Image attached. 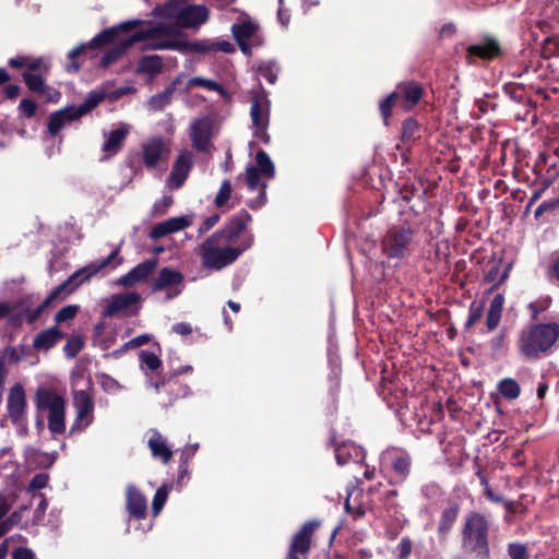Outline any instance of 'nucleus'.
Listing matches in <instances>:
<instances>
[{
	"label": "nucleus",
	"mask_w": 559,
	"mask_h": 559,
	"mask_svg": "<svg viewBox=\"0 0 559 559\" xmlns=\"http://www.w3.org/2000/svg\"><path fill=\"white\" fill-rule=\"evenodd\" d=\"M118 32H133L132 40L141 44V51L175 50L183 51L187 48L186 38L176 27L166 22L144 20H129L97 34L92 40L93 47H100L114 39Z\"/></svg>",
	"instance_id": "1"
},
{
	"label": "nucleus",
	"mask_w": 559,
	"mask_h": 559,
	"mask_svg": "<svg viewBox=\"0 0 559 559\" xmlns=\"http://www.w3.org/2000/svg\"><path fill=\"white\" fill-rule=\"evenodd\" d=\"M251 245L252 237L235 246L214 233L199 245L198 255L204 269L219 271L234 263Z\"/></svg>",
	"instance_id": "2"
},
{
	"label": "nucleus",
	"mask_w": 559,
	"mask_h": 559,
	"mask_svg": "<svg viewBox=\"0 0 559 559\" xmlns=\"http://www.w3.org/2000/svg\"><path fill=\"white\" fill-rule=\"evenodd\" d=\"M558 337V323H536L519 332L516 346L525 359L534 360L545 355L555 345Z\"/></svg>",
	"instance_id": "3"
},
{
	"label": "nucleus",
	"mask_w": 559,
	"mask_h": 559,
	"mask_svg": "<svg viewBox=\"0 0 559 559\" xmlns=\"http://www.w3.org/2000/svg\"><path fill=\"white\" fill-rule=\"evenodd\" d=\"M35 407L46 415L48 429L55 438L64 435L67 402L63 394L53 388L39 386L35 392Z\"/></svg>",
	"instance_id": "4"
},
{
	"label": "nucleus",
	"mask_w": 559,
	"mask_h": 559,
	"mask_svg": "<svg viewBox=\"0 0 559 559\" xmlns=\"http://www.w3.org/2000/svg\"><path fill=\"white\" fill-rule=\"evenodd\" d=\"M463 545L478 555L488 554V523L481 514H472L463 530Z\"/></svg>",
	"instance_id": "5"
},
{
	"label": "nucleus",
	"mask_w": 559,
	"mask_h": 559,
	"mask_svg": "<svg viewBox=\"0 0 559 559\" xmlns=\"http://www.w3.org/2000/svg\"><path fill=\"white\" fill-rule=\"evenodd\" d=\"M413 242V230L407 226L393 227L382 240L383 251L390 258H404L409 254Z\"/></svg>",
	"instance_id": "6"
},
{
	"label": "nucleus",
	"mask_w": 559,
	"mask_h": 559,
	"mask_svg": "<svg viewBox=\"0 0 559 559\" xmlns=\"http://www.w3.org/2000/svg\"><path fill=\"white\" fill-rule=\"evenodd\" d=\"M185 288L183 274L168 266L158 271L156 277L151 283L152 292H166L167 299L179 296Z\"/></svg>",
	"instance_id": "7"
},
{
	"label": "nucleus",
	"mask_w": 559,
	"mask_h": 559,
	"mask_svg": "<svg viewBox=\"0 0 559 559\" xmlns=\"http://www.w3.org/2000/svg\"><path fill=\"white\" fill-rule=\"evenodd\" d=\"M73 405L75 419L71 426L70 433L87 428L94 420V402L88 390L73 392Z\"/></svg>",
	"instance_id": "8"
},
{
	"label": "nucleus",
	"mask_w": 559,
	"mask_h": 559,
	"mask_svg": "<svg viewBox=\"0 0 559 559\" xmlns=\"http://www.w3.org/2000/svg\"><path fill=\"white\" fill-rule=\"evenodd\" d=\"M142 160L146 168H155L160 162H166L170 148L162 136H152L141 145Z\"/></svg>",
	"instance_id": "9"
},
{
	"label": "nucleus",
	"mask_w": 559,
	"mask_h": 559,
	"mask_svg": "<svg viewBox=\"0 0 559 559\" xmlns=\"http://www.w3.org/2000/svg\"><path fill=\"white\" fill-rule=\"evenodd\" d=\"M258 32L259 25L247 16H241L238 21L231 26V33L237 41L240 50L249 55L251 52V46L249 41H258Z\"/></svg>",
	"instance_id": "10"
},
{
	"label": "nucleus",
	"mask_w": 559,
	"mask_h": 559,
	"mask_svg": "<svg viewBox=\"0 0 559 559\" xmlns=\"http://www.w3.org/2000/svg\"><path fill=\"white\" fill-rule=\"evenodd\" d=\"M131 129V124L120 122L116 129L103 132L104 143L102 145V153L104 155L100 160H107L121 151Z\"/></svg>",
	"instance_id": "11"
},
{
	"label": "nucleus",
	"mask_w": 559,
	"mask_h": 559,
	"mask_svg": "<svg viewBox=\"0 0 559 559\" xmlns=\"http://www.w3.org/2000/svg\"><path fill=\"white\" fill-rule=\"evenodd\" d=\"M318 526L317 522H307L302 525L292 539L287 559H307L311 538Z\"/></svg>",
	"instance_id": "12"
},
{
	"label": "nucleus",
	"mask_w": 559,
	"mask_h": 559,
	"mask_svg": "<svg viewBox=\"0 0 559 559\" xmlns=\"http://www.w3.org/2000/svg\"><path fill=\"white\" fill-rule=\"evenodd\" d=\"M26 395L21 383L13 384L7 397L8 416L14 424H22L26 419Z\"/></svg>",
	"instance_id": "13"
},
{
	"label": "nucleus",
	"mask_w": 559,
	"mask_h": 559,
	"mask_svg": "<svg viewBox=\"0 0 559 559\" xmlns=\"http://www.w3.org/2000/svg\"><path fill=\"white\" fill-rule=\"evenodd\" d=\"M193 166V155L191 152L181 151L176 157L171 171L167 178V187L170 190L179 189L187 180Z\"/></svg>",
	"instance_id": "14"
},
{
	"label": "nucleus",
	"mask_w": 559,
	"mask_h": 559,
	"mask_svg": "<svg viewBox=\"0 0 559 559\" xmlns=\"http://www.w3.org/2000/svg\"><path fill=\"white\" fill-rule=\"evenodd\" d=\"M250 116L254 135L263 141L267 140L266 128L269 126L270 106L267 99L254 96L252 98Z\"/></svg>",
	"instance_id": "15"
},
{
	"label": "nucleus",
	"mask_w": 559,
	"mask_h": 559,
	"mask_svg": "<svg viewBox=\"0 0 559 559\" xmlns=\"http://www.w3.org/2000/svg\"><path fill=\"white\" fill-rule=\"evenodd\" d=\"M394 94H397L399 106L404 110H409L417 105L423 96V87L414 81L400 83Z\"/></svg>",
	"instance_id": "16"
},
{
	"label": "nucleus",
	"mask_w": 559,
	"mask_h": 559,
	"mask_svg": "<svg viewBox=\"0 0 559 559\" xmlns=\"http://www.w3.org/2000/svg\"><path fill=\"white\" fill-rule=\"evenodd\" d=\"M157 265L156 259H150L139 263L127 274L118 278L117 284L122 287H132L138 283L144 282Z\"/></svg>",
	"instance_id": "17"
},
{
	"label": "nucleus",
	"mask_w": 559,
	"mask_h": 559,
	"mask_svg": "<svg viewBox=\"0 0 559 559\" xmlns=\"http://www.w3.org/2000/svg\"><path fill=\"white\" fill-rule=\"evenodd\" d=\"M209 19V10L204 5L190 4L187 1L178 24L180 28H195L205 23Z\"/></svg>",
	"instance_id": "18"
},
{
	"label": "nucleus",
	"mask_w": 559,
	"mask_h": 559,
	"mask_svg": "<svg viewBox=\"0 0 559 559\" xmlns=\"http://www.w3.org/2000/svg\"><path fill=\"white\" fill-rule=\"evenodd\" d=\"M119 249H115L99 264H91L75 271L68 280L71 281L72 287L69 290H75L80 285L87 282L92 276L97 274L102 269L106 267L114 259L118 257Z\"/></svg>",
	"instance_id": "19"
},
{
	"label": "nucleus",
	"mask_w": 559,
	"mask_h": 559,
	"mask_svg": "<svg viewBox=\"0 0 559 559\" xmlns=\"http://www.w3.org/2000/svg\"><path fill=\"white\" fill-rule=\"evenodd\" d=\"M187 1L188 0H167L163 4L156 5L152 11V15L166 21H173L174 23L170 25L178 28Z\"/></svg>",
	"instance_id": "20"
},
{
	"label": "nucleus",
	"mask_w": 559,
	"mask_h": 559,
	"mask_svg": "<svg viewBox=\"0 0 559 559\" xmlns=\"http://www.w3.org/2000/svg\"><path fill=\"white\" fill-rule=\"evenodd\" d=\"M249 221L250 215L248 212L242 211L234 215L221 230L216 231V234L222 238H225L229 243L234 245V241L246 229Z\"/></svg>",
	"instance_id": "21"
},
{
	"label": "nucleus",
	"mask_w": 559,
	"mask_h": 559,
	"mask_svg": "<svg viewBox=\"0 0 559 559\" xmlns=\"http://www.w3.org/2000/svg\"><path fill=\"white\" fill-rule=\"evenodd\" d=\"M141 296L135 292L117 294L109 300L104 310V316L114 317L133 305L139 304Z\"/></svg>",
	"instance_id": "22"
},
{
	"label": "nucleus",
	"mask_w": 559,
	"mask_h": 559,
	"mask_svg": "<svg viewBox=\"0 0 559 559\" xmlns=\"http://www.w3.org/2000/svg\"><path fill=\"white\" fill-rule=\"evenodd\" d=\"M190 136L192 145L198 151L204 152L210 145L211 126L205 119H200L191 124Z\"/></svg>",
	"instance_id": "23"
},
{
	"label": "nucleus",
	"mask_w": 559,
	"mask_h": 559,
	"mask_svg": "<svg viewBox=\"0 0 559 559\" xmlns=\"http://www.w3.org/2000/svg\"><path fill=\"white\" fill-rule=\"evenodd\" d=\"M80 115L76 111V106H69L52 112L49 117L48 132L51 135H57L59 131L68 123L73 120L80 119Z\"/></svg>",
	"instance_id": "24"
},
{
	"label": "nucleus",
	"mask_w": 559,
	"mask_h": 559,
	"mask_svg": "<svg viewBox=\"0 0 559 559\" xmlns=\"http://www.w3.org/2000/svg\"><path fill=\"white\" fill-rule=\"evenodd\" d=\"M190 225V219L186 216L173 217L156 224L150 231L152 239H159L166 235L182 230Z\"/></svg>",
	"instance_id": "25"
},
{
	"label": "nucleus",
	"mask_w": 559,
	"mask_h": 559,
	"mask_svg": "<svg viewBox=\"0 0 559 559\" xmlns=\"http://www.w3.org/2000/svg\"><path fill=\"white\" fill-rule=\"evenodd\" d=\"M164 69V59L158 55H146L139 59L135 72L154 80Z\"/></svg>",
	"instance_id": "26"
},
{
	"label": "nucleus",
	"mask_w": 559,
	"mask_h": 559,
	"mask_svg": "<svg viewBox=\"0 0 559 559\" xmlns=\"http://www.w3.org/2000/svg\"><path fill=\"white\" fill-rule=\"evenodd\" d=\"M147 445L154 459L160 460L164 464L170 462L173 451L168 447L166 438L157 430H151Z\"/></svg>",
	"instance_id": "27"
},
{
	"label": "nucleus",
	"mask_w": 559,
	"mask_h": 559,
	"mask_svg": "<svg viewBox=\"0 0 559 559\" xmlns=\"http://www.w3.org/2000/svg\"><path fill=\"white\" fill-rule=\"evenodd\" d=\"M127 509L130 515L136 519H144L146 516V498L138 488L133 486H129L127 488Z\"/></svg>",
	"instance_id": "28"
},
{
	"label": "nucleus",
	"mask_w": 559,
	"mask_h": 559,
	"mask_svg": "<svg viewBox=\"0 0 559 559\" xmlns=\"http://www.w3.org/2000/svg\"><path fill=\"white\" fill-rule=\"evenodd\" d=\"M500 53L499 43L495 38H488L485 41L472 45L467 48V58L474 56L481 59H493Z\"/></svg>",
	"instance_id": "29"
},
{
	"label": "nucleus",
	"mask_w": 559,
	"mask_h": 559,
	"mask_svg": "<svg viewBox=\"0 0 559 559\" xmlns=\"http://www.w3.org/2000/svg\"><path fill=\"white\" fill-rule=\"evenodd\" d=\"M63 333L57 326H51L39 334L33 341V347L37 350H49L53 347L61 338Z\"/></svg>",
	"instance_id": "30"
},
{
	"label": "nucleus",
	"mask_w": 559,
	"mask_h": 559,
	"mask_svg": "<svg viewBox=\"0 0 559 559\" xmlns=\"http://www.w3.org/2000/svg\"><path fill=\"white\" fill-rule=\"evenodd\" d=\"M134 45L131 35L120 40L115 47L107 50L102 58L100 66L106 68L117 62Z\"/></svg>",
	"instance_id": "31"
},
{
	"label": "nucleus",
	"mask_w": 559,
	"mask_h": 559,
	"mask_svg": "<svg viewBox=\"0 0 559 559\" xmlns=\"http://www.w3.org/2000/svg\"><path fill=\"white\" fill-rule=\"evenodd\" d=\"M70 287H72L71 281L67 280L63 283H61L59 286H57L50 295L47 297V299L36 309V311L28 318V322L33 323L39 314L43 312V310L53 300L58 298H64L66 296L70 295L74 290H69Z\"/></svg>",
	"instance_id": "32"
},
{
	"label": "nucleus",
	"mask_w": 559,
	"mask_h": 559,
	"mask_svg": "<svg viewBox=\"0 0 559 559\" xmlns=\"http://www.w3.org/2000/svg\"><path fill=\"white\" fill-rule=\"evenodd\" d=\"M177 83L178 81H175L169 86H167L163 92L153 95L147 100V108L152 111H159L163 110L166 106H168L171 102Z\"/></svg>",
	"instance_id": "33"
},
{
	"label": "nucleus",
	"mask_w": 559,
	"mask_h": 559,
	"mask_svg": "<svg viewBox=\"0 0 559 559\" xmlns=\"http://www.w3.org/2000/svg\"><path fill=\"white\" fill-rule=\"evenodd\" d=\"M503 302L504 299L501 295H496L492 298L486 318V326L488 331H492L498 326L501 319Z\"/></svg>",
	"instance_id": "34"
},
{
	"label": "nucleus",
	"mask_w": 559,
	"mask_h": 559,
	"mask_svg": "<svg viewBox=\"0 0 559 559\" xmlns=\"http://www.w3.org/2000/svg\"><path fill=\"white\" fill-rule=\"evenodd\" d=\"M459 511L460 508L456 503L451 504L442 511L438 525V532L441 536H445L450 532L457 519Z\"/></svg>",
	"instance_id": "35"
},
{
	"label": "nucleus",
	"mask_w": 559,
	"mask_h": 559,
	"mask_svg": "<svg viewBox=\"0 0 559 559\" xmlns=\"http://www.w3.org/2000/svg\"><path fill=\"white\" fill-rule=\"evenodd\" d=\"M9 66L12 68H28L29 70L47 69L43 58H29L19 56L9 60Z\"/></svg>",
	"instance_id": "36"
},
{
	"label": "nucleus",
	"mask_w": 559,
	"mask_h": 559,
	"mask_svg": "<svg viewBox=\"0 0 559 559\" xmlns=\"http://www.w3.org/2000/svg\"><path fill=\"white\" fill-rule=\"evenodd\" d=\"M498 391L506 399L514 400L520 395L521 389L514 379L504 378L498 383Z\"/></svg>",
	"instance_id": "37"
},
{
	"label": "nucleus",
	"mask_w": 559,
	"mask_h": 559,
	"mask_svg": "<svg viewBox=\"0 0 559 559\" xmlns=\"http://www.w3.org/2000/svg\"><path fill=\"white\" fill-rule=\"evenodd\" d=\"M392 467L401 480H404L411 471V457L407 454H399L392 461Z\"/></svg>",
	"instance_id": "38"
},
{
	"label": "nucleus",
	"mask_w": 559,
	"mask_h": 559,
	"mask_svg": "<svg viewBox=\"0 0 559 559\" xmlns=\"http://www.w3.org/2000/svg\"><path fill=\"white\" fill-rule=\"evenodd\" d=\"M23 79L25 81L26 86L35 93H45L49 88L45 85V81L41 78V74H35L31 72H24Z\"/></svg>",
	"instance_id": "39"
},
{
	"label": "nucleus",
	"mask_w": 559,
	"mask_h": 559,
	"mask_svg": "<svg viewBox=\"0 0 559 559\" xmlns=\"http://www.w3.org/2000/svg\"><path fill=\"white\" fill-rule=\"evenodd\" d=\"M84 341L79 335L71 336L63 346V353L67 358H74L83 348Z\"/></svg>",
	"instance_id": "40"
},
{
	"label": "nucleus",
	"mask_w": 559,
	"mask_h": 559,
	"mask_svg": "<svg viewBox=\"0 0 559 559\" xmlns=\"http://www.w3.org/2000/svg\"><path fill=\"white\" fill-rule=\"evenodd\" d=\"M255 162L259 167V171L272 178L274 176V165L270 156L264 151H259L255 156Z\"/></svg>",
	"instance_id": "41"
},
{
	"label": "nucleus",
	"mask_w": 559,
	"mask_h": 559,
	"mask_svg": "<svg viewBox=\"0 0 559 559\" xmlns=\"http://www.w3.org/2000/svg\"><path fill=\"white\" fill-rule=\"evenodd\" d=\"M278 72L280 69L275 62H263L258 67V73L271 84L276 82Z\"/></svg>",
	"instance_id": "42"
},
{
	"label": "nucleus",
	"mask_w": 559,
	"mask_h": 559,
	"mask_svg": "<svg viewBox=\"0 0 559 559\" xmlns=\"http://www.w3.org/2000/svg\"><path fill=\"white\" fill-rule=\"evenodd\" d=\"M87 48H94L91 45V41L88 44H81L80 46L75 47L74 49L70 50L68 53V59L71 61L67 66L68 72H78L80 70V64L75 62L76 57H79L81 53L85 52Z\"/></svg>",
	"instance_id": "43"
},
{
	"label": "nucleus",
	"mask_w": 559,
	"mask_h": 559,
	"mask_svg": "<svg viewBox=\"0 0 559 559\" xmlns=\"http://www.w3.org/2000/svg\"><path fill=\"white\" fill-rule=\"evenodd\" d=\"M188 86H199V87H203V88H206L210 91H216L222 94L224 93V88L222 87V85H219L215 81L204 79L201 76H195V78L190 79L188 81Z\"/></svg>",
	"instance_id": "44"
},
{
	"label": "nucleus",
	"mask_w": 559,
	"mask_h": 559,
	"mask_svg": "<svg viewBox=\"0 0 559 559\" xmlns=\"http://www.w3.org/2000/svg\"><path fill=\"white\" fill-rule=\"evenodd\" d=\"M231 185L229 180H224L221 185V188L215 197V205L217 207H224L227 204V201L231 197Z\"/></svg>",
	"instance_id": "45"
},
{
	"label": "nucleus",
	"mask_w": 559,
	"mask_h": 559,
	"mask_svg": "<svg viewBox=\"0 0 559 559\" xmlns=\"http://www.w3.org/2000/svg\"><path fill=\"white\" fill-rule=\"evenodd\" d=\"M168 492H169V489L165 485L159 487L156 490L155 496L153 498V502H152V509H153L154 515H157L160 512V510L163 509L164 504L166 503Z\"/></svg>",
	"instance_id": "46"
},
{
	"label": "nucleus",
	"mask_w": 559,
	"mask_h": 559,
	"mask_svg": "<svg viewBox=\"0 0 559 559\" xmlns=\"http://www.w3.org/2000/svg\"><path fill=\"white\" fill-rule=\"evenodd\" d=\"M174 200L171 195H164L162 199L157 200L151 211V215L154 217L163 216L167 213L168 209L173 204Z\"/></svg>",
	"instance_id": "47"
},
{
	"label": "nucleus",
	"mask_w": 559,
	"mask_h": 559,
	"mask_svg": "<svg viewBox=\"0 0 559 559\" xmlns=\"http://www.w3.org/2000/svg\"><path fill=\"white\" fill-rule=\"evenodd\" d=\"M103 99V96L99 94L91 93L86 100L81 104L80 106H76V111L80 115V117H83L88 111H91L93 108H95Z\"/></svg>",
	"instance_id": "48"
},
{
	"label": "nucleus",
	"mask_w": 559,
	"mask_h": 559,
	"mask_svg": "<svg viewBox=\"0 0 559 559\" xmlns=\"http://www.w3.org/2000/svg\"><path fill=\"white\" fill-rule=\"evenodd\" d=\"M395 105L399 106V100H397V94H394V93H391L385 99H383L381 102L380 111H381V115H382L385 123H388V119L392 115V107Z\"/></svg>",
	"instance_id": "49"
},
{
	"label": "nucleus",
	"mask_w": 559,
	"mask_h": 559,
	"mask_svg": "<svg viewBox=\"0 0 559 559\" xmlns=\"http://www.w3.org/2000/svg\"><path fill=\"white\" fill-rule=\"evenodd\" d=\"M79 311V306L69 305L61 308L55 316V321L57 323L66 322L68 320H72Z\"/></svg>",
	"instance_id": "50"
},
{
	"label": "nucleus",
	"mask_w": 559,
	"mask_h": 559,
	"mask_svg": "<svg viewBox=\"0 0 559 559\" xmlns=\"http://www.w3.org/2000/svg\"><path fill=\"white\" fill-rule=\"evenodd\" d=\"M140 359L150 370L153 371L157 370L162 365L158 356L148 350H142L140 353Z\"/></svg>",
	"instance_id": "51"
},
{
	"label": "nucleus",
	"mask_w": 559,
	"mask_h": 559,
	"mask_svg": "<svg viewBox=\"0 0 559 559\" xmlns=\"http://www.w3.org/2000/svg\"><path fill=\"white\" fill-rule=\"evenodd\" d=\"M37 105L35 102L28 98H24L20 102L19 111L25 118H32L35 116Z\"/></svg>",
	"instance_id": "52"
},
{
	"label": "nucleus",
	"mask_w": 559,
	"mask_h": 559,
	"mask_svg": "<svg viewBox=\"0 0 559 559\" xmlns=\"http://www.w3.org/2000/svg\"><path fill=\"white\" fill-rule=\"evenodd\" d=\"M49 475L46 473L36 474L29 481L27 490L34 491L38 489H43L48 485Z\"/></svg>",
	"instance_id": "53"
},
{
	"label": "nucleus",
	"mask_w": 559,
	"mask_h": 559,
	"mask_svg": "<svg viewBox=\"0 0 559 559\" xmlns=\"http://www.w3.org/2000/svg\"><path fill=\"white\" fill-rule=\"evenodd\" d=\"M246 180L250 190H255L259 186L260 175L259 170L254 166H248L246 169Z\"/></svg>",
	"instance_id": "54"
},
{
	"label": "nucleus",
	"mask_w": 559,
	"mask_h": 559,
	"mask_svg": "<svg viewBox=\"0 0 559 559\" xmlns=\"http://www.w3.org/2000/svg\"><path fill=\"white\" fill-rule=\"evenodd\" d=\"M508 554L511 559H527L526 547L522 544L512 543L508 546Z\"/></svg>",
	"instance_id": "55"
},
{
	"label": "nucleus",
	"mask_w": 559,
	"mask_h": 559,
	"mask_svg": "<svg viewBox=\"0 0 559 559\" xmlns=\"http://www.w3.org/2000/svg\"><path fill=\"white\" fill-rule=\"evenodd\" d=\"M413 548V543L409 537H403L397 545V554L400 559H406L409 557Z\"/></svg>",
	"instance_id": "56"
},
{
	"label": "nucleus",
	"mask_w": 559,
	"mask_h": 559,
	"mask_svg": "<svg viewBox=\"0 0 559 559\" xmlns=\"http://www.w3.org/2000/svg\"><path fill=\"white\" fill-rule=\"evenodd\" d=\"M417 130V122L413 119H407L404 121L402 127V138L403 140L409 141Z\"/></svg>",
	"instance_id": "57"
},
{
	"label": "nucleus",
	"mask_w": 559,
	"mask_h": 559,
	"mask_svg": "<svg viewBox=\"0 0 559 559\" xmlns=\"http://www.w3.org/2000/svg\"><path fill=\"white\" fill-rule=\"evenodd\" d=\"M150 342V336L146 335V334H143V335H139L132 340H130L129 342H127L124 345H123V349H127V348H131V347H139V346H142L146 343Z\"/></svg>",
	"instance_id": "58"
},
{
	"label": "nucleus",
	"mask_w": 559,
	"mask_h": 559,
	"mask_svg": "<svg viewBox=\"0 0 559 559\" xmlns=\"http://www.w3.org/2000/svg\"><path fill=\"white\" fill-rule=\"evenodd\" d=\"M558 206H559V200L545 201L542 204H539V206L536 209L535 216L538 217L542 214H544L545 212L556 209Z\"/></svg>",
	"instance_id": "59"
},
{
	"label": "nucleus",
	"mask_w": 559,
	"mask_h": 559,
	"mask_svg": "<svg viewBox=\"0 0 559 559\" xmlns=\"http://www.w3.org/2000/svg\"><path fill=\"white\" fill-rule=\"evenodd\" d=\"M211 49L224 51L227 53L233 52L235 50L233 44L227 40H218L213 43L211 45Z\"/></svg>",
	"instance_id": "60"
},
{
	"label": "nucleus",
	"mask_w": 559,
	"mask_h": 559,
	"mask_svg": "<svg viewBox=\"0 0 559 559\" xmlns=\"http://www.w3.org/2000/svg\"><path fill=\"white\" fill-rule=\"evenodd\" d=\"M219 221V215H212L207 217L201 225L199 231L200 233H206L210 230L214 225H216Z\"/></svg>",
	"instance_id": "61"
},
{
	"label": "nucleus",
	"mask_w": 559,
	"mask_h": 559,
	"mask_svg": "<svg viewBox=\"0 0 559 559\" xmlns=\"http://www.w3.org/2000/svg\"><path fill=\"white\" fill-rule=\"evenodd\" d=\"M13 559H34V554L27 548H17L12 554Z\"/></svg>",
	"instance_id": "62"
},
{
	"label": "nucleus",
	"mask_w": 559,
	"mask_h": 559,
	"mask_svg": "<svg viewBox=\"0 0 559 559\" xmlns=\"http://www.w3.org/2000/svg\"><path fill=\"white\" fill-rule=\"evenodd\" d=\"M174 332L180 335H188L192 332V328L189 323L180 322L173 326Z\"/></svg>",
	"instance_id": "63"
},
{
	"label": "nucleus",
	"mask_w": 559,
	"mask_h": 559,
	"mask_svg": "<svg viewBox=\"0 0 559 559\" xmlns=\"http://www.w3.org/2000/svg\"><path fill=\"white\" fill-rule=\"evenodd\" d=\"M481 317V308L480 307H471L469 317L467 320V325L474 324Z\"/></svg>",
	"instance_id": "64"
}]
</instances>
